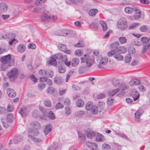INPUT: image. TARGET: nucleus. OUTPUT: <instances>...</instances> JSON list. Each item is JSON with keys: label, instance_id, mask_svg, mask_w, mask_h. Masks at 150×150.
I'll return each mask as SVG.
<instances>
[{"label": "nucleus", "instance_id": "nucleus-63", "mask_svg": "<svg viewBox=\"0 0 150 150\" xmlns=\"http://www.w3.org/2000/svg\"><path fill=\"white\" fill-rule=\"evenodd\" d=\"M29 77L30 79L33 82H35L37 81L38 79L33 74H31L30 75Z\"/></svg>", "mask_w": 150, "mask_h": 150}, {"label": "nucleus", "instance_id": "nucleus-51", "mask_svg": "<svg viewBox=\"0 0 150 150\" xmlns=\"http://www.w3.org/2000/svg\"><path fill=\"white\" fill-rule=\"evenodd\" d=\"M58 47L59 50H62L64 52L67 49V47L66 45L62 44H60L58 45Z\"/></svg>", "mask_w": 150, "mask_h": 150}, {"label": "nucleus", "instance_id": "nucleus-5", "mask_svg": "<svg viewBox=\"0 0 150 150\" xmlns=\"http://www.w3.org/2000/svg\"><path fill=\"white\" fill-rule=\"evenodd\" d=\"M97 60L98 63V67L100 69H103L108 62V58L106 57H103L101 59H98Z\"/></svg>", "mask_w": 150, "mask_h": 150}, {"label": "nucleus", "instance_id": "nucleus-59", "mask_svg": "<svg viewBox=\"0 0 150 150\" xmlns=\"http://www.w3.org/2000/svg\"><path fill=\"white\" fill-rule=\"evenodd\" d=\"M107 104L108 106L111 105L113 103V99L112 98H109L107 100Z\"/></svg>", "mask_w": 150, "mask_h": 150}, {"label": "nucleus", "instance_id": "nucleus-36", "mask_svg": "<svg viewBox=\"0 0 150 150\" xmlns=\"http://www.w3.org/2000/svg\"><path fill=\"white\" fill-rule=\"evenodd\" d=\"M140 30L143 32H146L149 30V27L146 25H143L140 28Z\"/></svg>", "mask_w": 150, "mask_h": 150}, {"label": "nucleus", "instance_id": "nucleus-49", "mask_svg": "<svg viewBox=\"0 0 150 150\" xmlns=\"http://www.w3.org/2000/svg\"><path fill=\"white\" fill-rule=\"evenodd\" d=\"M44 104L47 107H49L51 106L52 103L50 100H47L44 101Z\"/></svg>", "mask_w": 150, "mask_h": 150}, {"label": "nucleus", "instance_id": "nucleus-18", "mask_svg": "<svg viewBox=\"0 0 150 150\" xmlns=\"http://www.w3.org/2000/svg\"><path fill=\"white\" fill-rule=\"evenodd\" d=\"M52 129V127L51 125H47L45 128L44 132L45 135H47L49 133Z\"/></svg>", "mask_w": 150, "mask_h": 150}, {"label": "nucleus", "instance_id": "nucleus-64", "mask_svg": "<svg viewBox=\"0 0 150 150\" xmlns=\"http://www.w3.org/2000/svg\"><path fill=\"white\" fill-rule=\"evenodd\" d=\"M65 69L62 66H59L58 67V71L59 73H63L65 71Z\"/></svg>", "mask_w": 150, "mask_h": 150}, {"label": "nucleus", "instance_id": "nucleus-2", "mask_svg": "<svg viewBox=\"0 0 150 150\" xmlns=\"http://www.w3.org/2000/svg\"><path fill=\"white\" fill-rule=\"evenodd\" d=\"M11 55L8 54L5 55L0 59V61L2 64L0 66L1 70V71H5L8 66H11L10 63L13 64L15 61L13 59H11Z\"/></svg>", "mask_w": 150, "mask_h": 150}, {"label": "nucleus", "instance_id": "nucleus-27", "mask_svg": "<svg viewBox=\"0 0 150 150\" xmlns=\"http://www.w3.org/2000/svg\"><path fill=\"white\" fill-rule=\"evenodd\" d=\"M127 50V48L123 46H120L118 47L117 51V52H118L120 53H125Z\"/></svg>", "mask_w": 150, "mask_h": 150}, {"label": "nucleus", "instance_id": "nucleus-22", "mask_svg": "<svg viewBox=\"0 0 150 150\" xmlns=\"http://www.w3.org/2000/svg\"><path fill=\"white\" fill-rule=\"evenodd\" d=\"M98 12V11L97 9H91L88 12V14L90 16L92 17H94L96 15Z\"/></svg>", "mask_w": 150, "mask_h": 150}, {"label": "nucleus", "instance_id": "nucleus-14", "mask_svg": "<svg viewBox=\"0 0 150 150\" xmlns=\"http://www.w3.org/2000/svg\"><path fill=\"white\" fill-rule=\"evenodd\" d=\"M7 93L10 98H13L16 96V93L12 89L9 88L7 90Z\"/></svg>", "mask_w": 150, "mask_h": 150}, {"label": "nucleus", "instance_id": "nucleus-30", "mask_svg": "<svg viewBox=\"0 0 150 150\" xmlns=\"http://www.w3.org/2000/svg\"><path fill=\"white\" fill-rule=\"evenodd\" d=\"M58 146V143L54 142L49 146L47 150H55L57 148Z\"/></svg>", "mask_w": 150, "mask_h": 150}, {"label": "nucleus", "instance_id": "nucleus-54", "mask_svg": "<svg viewBox=\"0 0 150 150\" xmlns=\"http://www.w3.org/2000/svg\"><path fill=\"white\" fill-rule=\"evenodd\" d=\"M15 38H13L12 39L10 40V41L9 42V44L10 45H12L13 44H15L18 42V41Z\"/></svg>", "mask_w": 150, "mask_h": 150}, {"label": "nucleus", "instance_id": "nucleus-31", "mask_svg": "<svg viewBox=\"0 0 150 150\" xmlns=\"http://www.w3.org/2000/svg\"><path fill=\"white\" fill-rule=\"evenodd\" d=\"M89 27L93 30H96L98 29V25L96 23L92 22L90 25Z\"/></svg>", "mask_w": 150, "mask_h": 150}, {"label": "nucleus", "instance_id": "nucleus-50", "mask_svg": "<svg viewBox=\"0 0 150 150\" xmlns=\"http://www.w3.org/2000/svg\"><path fill=\"white\" fill-rule=\"evenodd\" d=\"M102 147L105 150H109L110 149V146L108 144L104 143L102 145Z\"/></svg>", "mask_w": 150, "mask_h": 150}, {"label": "nucleus", "instance_id": "nucleus-44", "mask_svg": "<svg viewBox=\"0 0 150 150\" xmlns=\"http://www.w3.org/2000/svg\"><path fill=\"white\" fill-rule=\"evenodd\" d=\"M118 40L121 44H124L127 42L126 38L124 37H121L119 38Z\"/></svg>", "mask_w": 150, "mask_h": 150}, {"label": "nucleus", "instance_id": "nucleus-55", "mask_svg": "<svg viewBox=\"0 0 150 150\" xmlns=\"http://www.w3.org/2000/svg\"><path fill=\"white\" fill-rule=\"evenodd\" d=\"M83 51L81 50H77L75 52V54L77 56H80L83 54Z\"/></svg>", "mask_w": 150, "mask_h": 150}, {"label": "nucleus", "instance_id": "nucleus-33", "mask_svg": "<svg viewBox=\"0 0 150 150\" xmlns=\"http://www.w3.org/2000/svg\"><path fill=\"white\" fill-rule=\"evenodd\" d=\"M99 23L102 26L103 31H106L108 29L107 25L106 23L103 21L100 20L99 21Z\"/></svg>", "mask_w": 150, "mask_h": 150}, {"label": "nucleus", "instance_id": "nucleus-46", "mask_svg": "<svg viewBox=\"0 0 150 150\" xmlns=\"http://www.w3.org/2000/svg\"><path fill=\"white\" fill-rule=\"evenodd\" d=\"M149 48H150V44L144 45L143 47L142 50V52L144 53H145L146 51V50Z\"/></svg>", "mask_w": 150, "mask_h": 150}, {"label": "nucleus", "instance_id": "nucleus-62", "mask_svg": "<svg viewBox=\"0 0 150 150\" xmlns=\"http://www.w3.org/2000/svg\"><path fill=\"white\" fill-rule=\"evenodd\" d=\"M64 105H63L61 104L60 103H57L55 105V109L57 110L60 108H63Z\"/></svg>", "mask_w": 150, "mask_h": 150}, {"label": "nucleus", "instance_id": "nucleus-13", "mask_svg": "<svg viewBox=\"0 0 150 150\" xmlns=\"http://www.w3.org/2000/svg\"><path fill=\"white\" fill-rule=\"evenodd\" d=\"M30 125L33 127L34 129H37L38 130L40 129L41 128L40 124L38 122L35 121L31 122Z\"/></svg>", "mask_w": 150, "mask_h": 150}, {"label": "nucleus", "instance_id": "nucleus-4", "mask_svg": "<svg viewBox=\"0 0 150 150\" xmlns=\"http://www.w3.org/2000/svg\"><path fill=\"white\" fill-rule=\"evenodd\" d=\"M127 21L125 18H122L117 22V27L120 30H124L127 27Z\"/></svg>", "mask_w": 150, "mask_h": 150}, {"label": "nucleus", "instance_id": "nucleus-60", "mask_svg": "<svg viewBox=\"0 0 150 150\" xmlns=\"http://www.w3.org/2000/svg\"><path fill=\"white\" fill-rule=\"evenodd\" d=\"M28 48L29 49H31L32 50H34L36 48V46L35 44L31 43L28 45Z\"/></svg>", "mask_w": 150, "mask_h": 150}, {"label": "nucleus", "instance_id": "nucleus-47", "mask_svg": "<svg viewBox=\"0 0 150 150\" xmlns=\"http://www.w3.org/2000/svg\"><path fill=\"white\" fill-rule=\"evenodd\" d=\"M25 2L27 5L28 8H30L32 7L34 5L33 1H25Z\"/></svg>", "mask_w": 150, "mask_h": 150}, {"label": "nucleus", "instance_id": "nucleus-7", "mask_svg": "<svg viewBox=\"0 0 150 150\" xmlns=\"http://www.w3.org/2000/svg\"><path fill=\"white\" fill-rule=\"evenodd\" d=\"M18 71V68H13L7 73L6 76L9 78H15L17 76Z\"/></svg>", "mask_w": 150, "mask_h": 150}, {"label": "nucleus", "instance_id": "nucleus-10", "mask_svg": "<svg viewBox=\"0 0 150 150\" xmlns=\"http://www.w3.org/2000/svg\"><path fill=\"white\" fill-rule=\"evenodd\" d=\"M134 12L135 14L134 16V19L137 20L140 18L142 16V13L138 9L137 7H134Z\"/></svg>", "mask_w": 150, "mask_h": 150}, {"label": "nucleus", "instance_id": "nucleus-32", "mask_svg": "<svg viewBox=\"0 0 150 150\" xmlns=\"http://www.w3.org/2000/svg\"><path fill=\"white\" fill-rule=\"evenodd\" d=\"M119 43L118 42H116L112 43L110 45L111 48L113 50L117 51L119 47Z\"/></svg>", "mask_w": 150, "mask_h": 150}, {"label": "nucleus", "instance_id": "nucleus-8", "mask_svg": "<svg viewBox=\"0 0 150 150\" xmlns=\"http://www.w3.org/2000/svg\"><path fill=\"white\" fill-rule=\"evenodd\" d=\"M57 19V17L56 16L52 15L51 16H49L43 15L40 17V20L41 22H45L47 20L50 19L54 21H55Z\"/></svg>", "mask_w": 150, "mask_h": 150}, {"label": "nucleus", "instance_id": "nucleus-42", "mask_svg": "<svg viewBox=\"0 0 150 150\" xmlns=\"http://www.w3.org/2000/svg\"><path fill=\"white\" fill-rule=\"evenodd\" d=\"M140 24L138 23H134L131 24L129 27V29H133L139 27Z\"/></svg>", "mask_w": 150, "mask_h": 150}, {"label": "nucleus", "instance_id": "nucleus-25", "mask_svg": "<svg viewBox=\"0 0 150 150\" xmlns=\"http://www.w3.org/2000/svg\"><path fill=\"white\" fill-rule=\"evenodd\" d=\"M23 139V137L20 135H17L13 139V143L17 144L21 141Z\"/></svg>", "mask_w": 150, "mask_h": 150}, {"label": "nucleus", "instance_id": "nucleus-12", "mask_svg": "<svg viewBox=\"0 0 150 150\" xmlns=\"http://www.w3.org/2000/svg\"><path fill=\"white\" fill-rule=\"evenodd\" d=\"M55 57L57 59L61 60L63 62L67 59V56L65 55H63L61 53H58L55 55Z\"/></svg>", "mask_w": 150, "mask_h": 150}, {"label": "nucleus", "instance_id": "nucleus-40", "mask_svg": "<svg viewBox=\"0 0 150 150\" xmlns=\"http://www.w3.org/2000/svg\"><path fill=\"white\" fill-rule=\"evenodd\" d=\"M76 105L78 107H82L84 105V101L81 99H79L76 102Z\"/></svg>", "mask_w": 150, "mask_h": 150}, {"label": "nucleus", "instance_id": "nucleus-61", "mask_svg": "<svg viewBox=\"0 0 150 150\" xmlns=\"http://www.w3.org/2000/svg\"><path fill=\"white\" fill-rule=\"evenodd\" d=\"M55 91V89L53 87H49L46 91V92L49 93H52Z\"/></svg>", "mask_w": 150, "mask_h": 150}, {"label": "nucleus", "instance_id": "nucleus-38", "mask_svg": "<svg viewBox=\"0 0 150 150\" xmlns=\"http://www.w3.org/2000/svg\"><path fill=\"white\" fill-rule=\"evenodd\" d=\"M114 58L117 60L118 61H122L123 59V57L122 55L119 54H116L114 56Z\"/></svg>", "mask_w": 150, "mask_h": 150}, {"label": "nucleus", "instance_id": "nucleus-20", "mask_svg": "<svg viewBox=\"0 0 150 150\" xmlns=\"http://www.w3.org/2000/svg\"><path fill=\"white\" fill-rule=\"evenodd\" d=\"M25 45L22 44L18 45L17 47V50L20 53L23 52L25 50Z\"/></svg>", "mask_w": 150, "mask_h": 150}, {"label": "nucleus", "instance_id": "nucleus-3", "mask_svg": "<svg viewBox=\"0 0 150 150\" xmlns=\"http://www.w3.org/2000/svg\"><path fill=\"white\" fill-rule=\"evenodd\" d=\"M45 1H35L34 2L35 5L37 6L36 7L34 8L33 11L35 13H38L42 12L43 13L46 15L48 12L45 10V8L41 5L42 2Z\"/></svg>", "mask_w": 150, "mask_h": 150}, {"label": "nucleus", "instance_id": "nucleus-34", "mask_svg": "<svg viewBox=\"0 0 150 150\" xmlns=\"http://www.w3.org/2000/svg\"><path fill=\"white\" fill-rule=\"evenodd\" d=\"M119 89L118 88H117L113 90H111L108 91V94L110 96H114L119 91Z\"/></svg>", "mask_w": 150, "mask_h": 150}, {"label": "nucleus", "instance_id": "nucleus-17", "mask_svg": "<svg viewBox=\"0 0 150 150\" xmlns=\"http://www.w3.org/2000/svg\"><path fill=\"white\" fill-rule=\"evenodd\" d=\"M140 83V80L136 79H132L129 82V84L131 86H133L136 85H138Z\"/></svg>", "mask_w": 150, "mask_h": 150}, {"label": "nucleus", "instance_id": "nucleus-37", "mask_svg": "<svg viewBox=\"0 0 150 150\" xmlns=\"http://www.w3.org/2000/svg\"><path fill=\"white\" fill-rule=\"evenodd\" d=\"M18 112L23 117H25L27 114V110L25 108L21 109Z\"/></svg>", "mask_w": 150, "mask_h": 150}, {"label": "nucleus", "instance_id": "nucleus-52", "mask_svg": "<svg viewBox=\"0 0 150 150\" xmlns=\"http://www.w3.org/2000/svg\"><path fill=\"white\" fill-rule=\"evenodd\" d=\"M39 74L42 76H46L47 75V71L44 70H40L39 71Z\"/></svg>", "mask_w": 150, "mask_h": 150}, {"label": "nucleus", "instance_id": "nucleus-58", "mask_svg": "<svg viewBox=\"0 0 150 150\" xmlns=\"http://www.w3.org/2000/svg\"><path fill=\"white\" fill-rule=\"evenodd\" d=\"M128 52L130 54H132L135 53L136 50L133 47H129L128 49Z\"/></svg>", "mask_w": 150, "mask_h": 150}, {"label": "nucleus", "instance_id": "nucleus-35", "mask_svg": "<svg viewBox=\"0 0 150 150\" xmlns=\"http://www.w3.org/2000/svg\"><path fill=\"white\" fill-rule=\"evenodd\" d=\"M57 59L55 57V55L53 56L49 61V64L55 66L57 63Z\"/></svg>", "mask_w": 150, "mask_h": 150}, {"label": "nucleus", "instance_id": "nucleus-26", "mask_svg": "<svg viewBox=\"0 0 150 150\" xmlns=\"http://www.w3.org/2000/svg\"><path fill=\"white\" fill-rule=\"evenodd\" d=\"M79 62V60L77 58H73L71 61V65L72 66L75 67L77 66Z\"/></svg>", "mask_w": 150, "mask_h": 150}, {"label": "nucleus", "instance_id": "nucleus-11", "mask_svg": "<svg viewBox=\"0 0 150 150\" xmlns=\"http://www.w3.org/2000/svg\"><path fill=\"white\" fill-rule=\"evenodd\" d=\"M15 37V34L13 33H7L2 36V38L3 39L11 40Z\"/></svg>", "mask_w": 150, "mask_h": 150}, {"label": "nucleus", "instance_id": "nucleus-24", "mask_svg": "<svg viewBox=\"0 0 150 150\" xmlns=\"http://www.w3.org/2000/svg\"><path fill=\"white\" fill-rule=\"evenodd\" d=\"M97 132L89 131L88 132L87 134V137L88 138L92 139L95 137L96 135Z\"/></svg>", "mask_w": 150, "mask_h": 150}, {"label": "nucleus", "instance_id": "nucleus-57", "mask_svg": "<svg viewBox=\"0 0 150 150\" xmlns=\"http://www.w3.org/2000/svg\"><path fill=\"white\" fill-rule=\"evenodd\" d=\"M84 44L82 40H80L75 45L76 47H82L83 46Z\"/></svg>", "mask_w": 150, "mask_h": 150}, {"label": "nucleus", "instance_id": "nucleus-53", "mask_svg": "<svg viewBox=\"0 0 150 150\" xmlns=\"http://www.w3.org/2000/svg\"><path fill=\"white\" fill-rule=\"evenodd\" d=\"M38 86L40 90H42L45 87V84L44 83H40L38 84Z\"/></svg>", "mask_w": 150, "mask_h": 150}, {"label": "nucleus", "instance_id": "nucleus-28", "mask_svg": "<svg viewBox=\"0 0 150 150\" xmlns=\"http://www.w3.org/2000/svg\"><path fill=\"white\" fill-rule=\"evenodd\" d=\"M14 119L13 115L11 113H9L6 116V120L9 123H11Z\"/></svg>", "mask_w": 150, "mask_h": 150}, {"label": "nucleus", "instance_id": "nucleus-1", "mask_svg": "<svg viewBox=\"0 0 150 150\" xmlns=\"http://www.w3.org/2000/svg\"><path fill=\"white\" fill-rule=\"evenodd\" d=\"M81 62L85 63L86 65L81 66L79 69V72L80 74L85 73L87 70V67H91L93 64L94 59L88 54H85L81 58Z\"/></svg>", "mask_w": 150, "mask_h": 150}, {"label": "nucleus", "instance_id": "nucleus-6", "mask_svg": "<svg viewBox=\"0 0 150 150\" xmlns=\"http://www.w3.org/2000/svg\"><path fill=\"white\" fill-rule=\"evenodd\" d=\"M39 109L41 112H43V115L45 117H48L51 120H54L55 118V116L52 111H50L47 112L44 111L43 108L40 106Z\"/></svg>", "mask_w": 150, "mask_h": 150}, {"label": "nucleus", "instance_id": "nucleus-16", "mask_svg": "<svg viewBox=\"0 0 150 150\" xmlns=\"http://www.w3.org/2000/svg\"><path fill=\"white\" fill-rule=\"evenodd\" d=\"M132 94L133 95V98L134 101L137 100L139 98L140 93L135 89L132 91Z\"/></svg>", "mask_w": 150, "mask_h": 150}, {"label": "nucleus", "instance_id": "nucleus-45", "mask_svg": "<svg viewBox=\"0 0 150 150\" xmlns=\"http://www.w3.org/2000/svg\"><path fill=\"white\" fill-rule=\"evenodd\" d=\"M141 40L144 45L149 44L148 42L150 39L147 37H143L141 38Z\"/></svg>", "mask_w": 150, "mask_h": 150}, {"label": "nucleus", "instance_id": "nucleus-29", "mask_svg": "<svg viewBox=\"0 0 150 150\" xmlns=\"http://www.w3.org/2000/svg\"><path fill=\"white\" fill-rule=\"evenodd\" d=\"M54 82L57 84H61L62 83V80L61 77L57 76L54 77Z\"/></svg>", "mask_w": 150, "mask_h": 150}, {"label": "nucleus", "instance_id": "nucleus-15", "mask_svg": "<svg viewBox=\"0 0 150 150\" xmlns=\"http://www.w3.org/2000/svg\"><path fill=\"white\" fill-rule=\"evenodd\" d=\"M97 141L103 142L105 140L104 137L101 134L97 132L96 135L95 137Z\"/></svg>", "mask_w": 150, "mask_h": 150}, {"label": "nucleus", "instance_id": "nucleus-39", "mask_svg": "<svg viewBox=\"0 0 150 150\" xmlns=\"http://www.w3.org/2000/svg\"><path fill=\"white\" fill-rule=\"evenodd\" d=\"M93 103L91 102H88L86 104V109L88 111H90L93 107Z\"/></svg>", "mask_w": 150, "mask_h": 150}, {"label": "nucleus", "instance_id": "nucleus-56", "mask_svg": "<svg viewBox=\"0 0 150 150\" xmlns=\"http://www.w3.org/2000/svg\"><path fill=\"white\" fill-rule=\"evenodd\" d=\"M29 139L33 141L36 142H40L42 141V140L40 139L33 137H32V138H29Z\"/></svg>", "mask_w": 150, "mask_h": 150}, {"label": "nucleus", "instance_id": "nucleus-9", "mask_svg": "<svg viewBox=\"0 0 150 150\" xmlns=\"http://www.w3.org/2000/svg\"><path fill=\"white\" fill-rule=\"evenodd\" d=\"M28 138H31L32 137L36 136L39 134V131L38 130L35 129L33 128H30L28 130Z\"/></svg>", "mask_w": 150, "mask_h": 150}, {"label": "nucleus", "instance_id": "nucleus-41", "mask_svg": "<svg viewBox=\"0 0 150 150\" xmlns=\"http://www.w3.org/2000/svg\"><path fill=\"white\" fill-rule=\"evenodd\" d=\"M125 11L126 13H131L134 11V7L132 8L129 6L126 7L125 8Z\"/></svg>", "mask_w": 150, "mask_h": 150}, {"label": "nucleus", "instance_id": "nucleus-19", "mask_svg": "<svg viewBox=\"0 0 150 150\" xmlns=\"http://www.w3.org/2000/svg\"><path fill=\"white\" fill-rule=\"evenodd\" d=\"M77 132L79 140L81 142H84L86 138L84 134L80 131H78Z\"/></svg>", "mask_w": 150, "mask_h": 150}, {"label": "nucleus", "instance_id": "nucleus-43", "mask_svg": "<svg viewBox=\"0 0 150 150\" xmlns=\"http://www.w3.org/2000/svg\"><path fill=\"white\" fill-rule=\"evenodd\" d=\"M131 56L130 54H127L125 58V62L126 63H129L131 62Z\"/></svg>", "mask_w": 150, "mask_h": 150}, {"label": "nucleus", "instance_id": "nucleus-48", "mask_svg": "<svg viewBox=\"0 0 150 150\" xmlns=\"http://www.w3.org/2000/svg\"><path fill=\"white\" fill-rule=\"evenodd\" d=\"M92 113L95 115L97 114L98 112V107L95 105L93 106V107L91 109Z\"/></svg>", "mask_w": 150, "mask_h": 150}, {"label": "nucleus", "instance_id": "nucleus-23", "mask_svg": "<svg viewBox=\"0 0 150 150\" xmlns=\"http://www.w3.org/2000/svg\"><path fill=\"white\" fill-rule=\"evenodd\" d=\"M8 6V5L5 3H0V10L3 12H6L7 10Z\"/></svg>", "mask_w": 150, "mask_h": 150}, {"label": "nucleus", "instance_id": "nucleus-21", "mask_svg": "<svg viewBox=\"0 0 150 150\" xmlns=\"http://www.w3.org/2000/svg\"><path fill=\"white\" fill-rule=\"evenodd\" d=\"M142 111L139 110L137 111L134 114L135 119L136 121L139 122L140 116L142 114Z\"/></svg>", "mask_w": 150, "mask_h": 150}]
</instances>
